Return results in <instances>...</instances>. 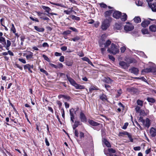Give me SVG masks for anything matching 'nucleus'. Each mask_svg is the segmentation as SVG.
<instances>
[{"mask_svg":"<svg viewBox=\"0 0 156 156\" xmlns=\"http://www.w3.org/2000/svg\"><path fill=\"white\" fill-rule=\"evenodd\" d=\"M66 77L70 83L76 89H82L85 88L84 86L78 84L73 79L68 76L67 75H66Z\"/></svg>","mask_w":156,"mask_h":156,"instance_id":"obj_1","label":"nucleus"},{"mask_svg":"<svg viewBox=\"0 0 156 156\" xmlns=\"http://www.w3.org/2000/svg\"><path fill=\"white\" fill-rule=\"evenodd\" d=\"M108 51L110 53L115 55L119 52V51L117 46L115 44L112 43L111 47L108 48Z\"/></svg>","mask_w":156,"mask_h":156,"instance_id":"obj_2","label":"nucleus"},{"mask_svg":"<svg viewBox=\"0 0 156 156\" xmlns=\"http://www.w3.org/2000/svg\"><path fill=\"white\" fill-rule=\"evenodd\" d=\"M110 20L106 19L102 23L101 28L103 30H106L110 26Z\"/></svg>","mask_w":156,"mask_h":156,"instance_id":"obj_3","label":"nucleus"},{"mask_svg":"<svg viewBox=\"0 0 156 156\" xmlns=\"http://www.w3.org/2000/svg\"><path fill=\"white\" fill-rule=\"evenodd\" d=\"M28 53H24L23 56H25L27 60H30L32 58H33V54L32 52L28 51Z\"/></svg>","mask_w":156,"mask_h":156,"instance_id":"obj_4","label":"nucleus"},{"mask_svg":"<svg viewBox=\"0 0 156 156\" xmlns=\"http://www.w3.org/2000/svg\"><path fill=\"white\" fill-rule=\"evenodd\" d=\"M133 29L134 26L131 24L130 23L126 25L124 27V29L126 31H131Z\"/></svg>","mask_w":156,"mask_h":156,"instance_id":"obj_5","label":"nucleus"},{"mask_svg":"<svg viewBox=\"0 0 156 156\" xmlns=\"http://www.w3.org/2000/svg\"><path fill=\"white\" fill-rule=\"evenodd\" d=\"M119 65L122 67V68L126 69L129 67V63L127 62L124 61H121L119 63Z\"/></svg>","mask_w":156,"mask_h":156,"instance_id":"obj_6","label":"nucleus"},{"mask_svg":"<svg viewBox=\"0 0 156 156\" xmlns=\"http://www.w3.org/2000/svg\"><path fill=\"white\" fill-rule=\"evenodd\" d=\"M121 15V12L118 11H115L113 14V17L116 19H119L120 18Z\"/></svg>","mask_w":156,"mask_h":156,"instance_id":"obj_7","label":"nucleus"},{"mask_svg":"<svg viewBox=\"0 0 156 156\" xmlns=\"http://www.w3.org/2000/svg\"><path fill=\"white\" fill-rule=\"evenodd\" d=\"M111 44V41L109 40H108L105 43H104L103 44H101V42H100L99 43V45L101 47L104 46L105 47L107 48Z\"/></svg>","mask_w":156,"mask_h":156,"instance_id":"obj_8","label":"nucleus"},{"mask_svg":"<svg viewBox=\"0 0 156 156\" xmlns=\"http://www.w3.org/2000/svg\"><path fill=\"white\" fill-rule=\"evenodd\" d=\"M150 134L152 137H154L156 135V129L152 127L150 130Z\"/></svg>","mask_w":156,"mask_h":156,"instance_id":"obj_9","label":"nucleus"},{"mask_svg":"<svg viewBox=\"0 0 156 156\" xmlns=\"http://www.w3.org/2000/svg\"><path fill=\"white\" fill-rule=\"evenodd\" d=\"M80 119L82 122H86L87 119L85 115L81 112L80 114Z\"/></svg>","mask_w":156,"mask_h":156,"instance_id":"obj_10","label":"nucleus"},{"mask_svg":"<svg viewBox=\"0 0 156 156\" xmlns=\"http://www.w3.org/2000/svg\"><path fill=\"white\" fill-rule=\"evenodd\" d=\"M145 72H147L154 73L156 72V68L154 67H151L149 68H147L145 69Z\"/></svg>","mask_w":156,"mask_h":156,"instance_id":"obj_11","label":"nucleus"},{"mask_svg":"<svg viewBox=\"0 0 156 156\" xmlns=\"http://www.w3.org/2000/svg\"><path fill=\"white\" fill-rule=\"evenodd\" d=\"M150 21L148 20H144L141 23V25L143 27H145L150 24Z\"/></svg>","mask_w":156,"mask_h":156,"instance_id":"obj_12","label":"nucleus"},{"mask_svg":"<svg viewBox=\"0 0 156 156\" xmlns=\"http://www.w3.org/2000/svg\"><path fill=\"white\" fill-rule=\"evenodd\" d=\"M131 72L135 75H137L138 73L139 70L136 68L133 67L131 69Z\"/></svg>","mask_w":156,"mask_h":156,"instance_id":"obj_13","label":"nucleus"},{"mask_svg":"<svg viewBox=\"0 0 156 156\" xmlns=\"http://www.w3.org/2000/svg\"><path fill=\"white\" fill-rule=\"evenodd\" d=\"M121 20L122 21H125L127 20V15L126 13H123L120 17Z\"/></svg>","mask_w":156,"mask_h":156,"instance_id":"obj_14","label":"nucleus"},{"mask_svg":"<svg viewBox=\"0 0 156 156\" xmlns=\"http://www.w3.org/2000/svg\"><path fill=\"white\" fill-rule=\"evenodd\" d=\"M145 125V126L148 128L150 125V120L148 118H147L145 121V122L143 124Z\"/></svg>","mask_w":156,"mask_h":156,"instance_id":"obj_15","label":"nucleus"},{"mask_svg":"<svg viewBox=\"0 0 156 156\" xmlns=\"http://www.w3.org/2000/svg\"><path fill=\"white\" fill-rule=\"evenodd\" d=\"M149 5L153 11L156 12V3H154L151 5H150L149 3Z\"/></svg>","mask_w":156,"mask_h":156,"instance_id":"obj_16","label":"nucleus"},{"mask_svg":"<svg viewBox=\"0 0 156 156\" xmlns=\"http://www.w3.org/2000/svg\"><path fill=\"white\" fill-rule=\"evenodd\" d=\"M70 118L72 119V118H74V114H76V111L73 108L71 109L69 111Z\"/></svg>","mask_w":156,"mask_h":156,"instance_id":"obj_17","label":"nucleus"},{"mask_svg":"<svg viewBox=\"0 0 156 156\" xmlns=\"http://www.w3.org/2000/svg\"><path fill=\"white\" fill-rule=\"evenodd\" d=\"M125 61L127 62V63H129V66L130 63L135 62V60L133 58H126L125 60Z\"/></svg>","mask_w":156,"mask_h":156,"instance_id":"obj_18","label":"nucleus"},{"mask_svg":"<svg viewBox=\"0 0 156 156\" xmlns=\"http://www.w3.org/2000/svg\"><path fill=\"white\" fill-rule=\"evenodd\" d=\"M41 7L42 9L45 11V12L47 13H49V12H50L51 10V9L48 6L42 5Z\"/></svg>","mask_w":156,"mask_h":156,"instance_id":"obj_19","label":"nucleus"},{"mask_svg":"<svg viewBox=\"0 0 156 156\" xmlns=\"http://www.w3.org/2000/svg\"><path fill=\"white\" fill-rule=\"evenodd\" d=\"M99 98L101 100L103 101L107 100L106 95L104 94H102L100 95Z\"/></svg>","mask_w":156,"mask_h":156,"instance_id":"obj_20","label":"nucleus"},{"mask_svg":"<svg viewBox=\"0 0 156 156\" xmlns=\"http://www.w3.org/2000/svg\"><path fill=\"white\" fill-rule=\"evenodd\" d=\"M89 122L90 124L94 126H98L100 124L99 123L94 122L92 120H90Z\"/></svg>","mask_w":156,"mask_h":156,"instance_id":"obj_21","label":"nucleus"},{"mask_svg":"<svg viewBox=\"0 0 156 156\" xmlns=\"http://www.w3.org/2000/svg\"><path fill=\"white\" fill-rule=\"evenodd\" d=\"M34 28L36 30L39 32H43L44 30V28H40L37 26H35Z\"/></svg>","mask_w":156,"mask_h":156,"instance_id":"obj_22","label":"nucleus"},{"mask_svg":"<svg viewBox=\"0 0 156 156\" xmlns=\"http://www.w3.org/2000/svg\"><path fill=\"white\" fill-rule=\"evenodd\" d=\"M150 30L152 32L156 31V25H152L150 26L149 27Z\"/></svg>","mask_w":156,"mask_h":156,"instance_id":"obj_23","label":"nucleus"},{"mask_svg":"<svg viewBox=\"0 0 156 156\" xmlns=\"http://www.w3.org/2000/svg\"><path fill=\"white\" fill-rule=\"evenodd\" d=\"M30 65L27 64L24 66V69H28L29 71L31 73H32V71L30 69L31 68L30 67Z\"/></svg>","mask_w":156,"mask_h":156,"instance_id":"obj_24","label":"nucleus"},{"mask_svg":"<svg viewBox=\"0 0 156 156\" xmlns=\"http://www.w3.org/2000/svg\"><path fill=\"white\" fill-rule=\"evenodd\" d=\"M104 81L107 83H111L112 82L113 80L110 78L107 77L104 79Z\"/></svg>","mask_w":156,"mask_h":156,"instance_id":"obj_25","label":"nucleus"},{"mask_svg":"<svg viewBox=\"0 0 156 156\" xmlns=\"http://www.w3.org/2000/svg\"><path fill=\"white\" fill-rule=\"evenodd\" d=\"M37 15L39 16L40 17V18H41V17H42V16H43V15H47V16H48L49 17H50V16L49 15L47 14V13H43L42 12H37Z\"/></svg>","mask_w":156,"mask_h":156,"instance_id":"obj_26","label":"nucleus"},{"mask_svg":"<svg viewBox=\"0 0 156 156\" xmlns=\"http://www.w3.org/2000/svg\"><path fill=\"white\" fill-rule=\"evenodd\" d=\"M69 17L70 18L72 19L73 20H75L77 21H79L80 20V17L77 16H76L74 15L69 16Z\"/></svg>","mask_w":156,"mask_h":156,"instance_id":"obj_27","label":"nucleus"},{"mask_svg":"<svg viewBox=\"0 0 156 156\" xmlns=\"http://www.w3.org/2000/svg\"><path fill=\"white\" fill-rule=\"evenodd\" d=\"M0 42L3 45H5L6 42L5 38L2 37H0Z\"/></svg>","mask_w":156,"mask_h":156,"instance_id":"obj_28","label":"nucleus"},{"mask_svg":"<svg viewBox=\"0 0 156 156\" xmlns=\"http://www.w3.org/2000/svg\"><path fill=\"white\" fill-rule=\"evenodd\" d=\"M11 44L10 41L9 40H7V44L6 46H5V45H4V46L5 47L7 50H9V47L10 46Z\"/></svg>","mask_w":156,"mask_h":156,"instance_id":"obj_29","label":"nucleus"},{"mask_svg":"<svg viewBox=\"0 0 156 156\" xmlns=\"http://www.w3.org/2000/svg\"><path fill=\"white\" fill-rule=\"evenodd\" d=\"M134 21L136 23H140L141 21V19L139 17H135L133 19Z\"/></svg>","mask_w":156,"mask_h":156,"instance_id":"obj_30","label":"nucleus"},{"mask_svg":"<svg viewBox=\"0 0 156 156\" xmlns=\"http://www.w3.org/2000/svg\"><path fill=\"white\" fill-rule=\"evenodd\" d=\"M80 125V122L76 121L74 122V124L73 126V129L74 130Z\"/></svg>","mask_w":156,"mask_h":156,"instance_id":"obj_31","label":"nucleus"},{"mask_svg":"<svg viewBox=\"0 0 156 156\" xmlns=\"http://www.w3.org/2000/svg\"><path fill=\"white\" fill-rule=\"evenodd\" d=\"M113 12L112 10H109L106 11L105 12V16L107 17V16H110Z\"/></svg>","mask_w":156,"mask_h":156,"instance_id":"obj_32","label":"nucleus"},{"mask_svg":"<svg viewBox=\"0 0 156 156\" xmlns=\"http://www.w3.org/2000/svg\"><path fill=\"white\" fill-rule=\"evenodd\" d=\"M103 142L107 147H111V146L110 143L107 141L106 139H103Z\"/></svg>","mask_w":156,"mask_h":156,"instance_id":"obj_33","label":"nucleus"},{"mask_svg":"<svg viewBox=\"0 0 156 156\" xmlns=\"http://www.w3.org/2000/svg\"><path fill=\"white\" fill-rule=\"evenodd\" d=\"M86 136H87L88 139L89 140V141L90 142L91 144H93V138L92 136L89 134H88L87 135H86Z\"/></svg>","mask_w":156,"mask_h":156,"instance_id":"obj_34","label":"nucleus"},{"mask_svg":"<svg viewBox=\"0 0 156 156\" xmlns=\"http://www.w3.org/2000/svg\"><path fill=\"white\" fill-rule=\"evenodd\" d=\"M98 88L96 86H92L89 89V91L90 92H91L92 91L95 90H98Z\"/></svg>","mask_w":156,"mask_h":156,"instance_id":"obj_35","label":"nucleus"},{"mask_svg":"<svg viewBox=\"0 0 156 156\" xmlns=\"http://www.w3.org/2000/svg\"><path fill=\"white\" fill-rule=\"evenodd\" d=\"M81 39L80 37L79 36H76L75 37L71 39V40L74 41L76 42L78 41Z\"/></svg>","mask_w":156,"mask_h":156,"instance_id":"obj_36","label":"nucleus"},{"mask_svg":"<svg viewBox=\"0 0 156 156\" xmlns=\"http://www.w3.org/2000/svg\"><path fill=\"white\" fill-rule=\"evenodd\" d=\"M115 29H116L117 30H120L121 28V25L120 24L118 23H116L115 26Z\"/></svg>","mask_w":156,"mask_h":156,"instance_id":"obj_37","label":"nucleus"},{"mask_svg":"<svg viewBox=\"0 0 156 156\" xmlns=\"http://www.w3.org/2000/svg\"><path fill=\"white\" fill-rule=\"evenodd\" d=\"M147 100L149 102L154 103L155 102V101L153 98H147Z\"/></svg>","mask_w":156,"mask_h":156,"instance_id":"obj_38","label":"nucleus"},{"mask_svg":"<svg viewBox=\"0 0 156 156\" xmlns=\"http://www.w3.org/2000/svg\"><path fill=\"white\" fill-rule=\"evenodd\" d=\"M41 19L44 20H46L48 23L50 20V19L48 17L44 16V15L42 17H41Z\"/></svg>","mask_w":156,"mask_h":156,"instance_id":"obj_39","label":"nucleus"},{"mask_svg":"<svg viewBox=\"0 0 156 156\" xmlns=\"http://www.w3.org/2000/svg\"><path fill=\"white\" fill-rule=\"evenodd\" d=\"M117 94L116 96V97H119L121 94L122 93V91L121 89H120L119 90H117Z\"/></svg>","mask_w":156,"mask_h":156,"instance_id":"obj_40","label":"nucleus"},{"mask_svg":"<svg viewBox=\"0 0 156 156\" xmlns=\"http://www.w3.org/2000/svg\"><path fill=\"white\" fill-rule=\"evenodd\" d=\"M142 1L140 0H138L136 2V5L138 6H141L143 4Z\"/></svg>","mask_w":156,"mask_h":156,"instance_id":"obj_41","label":"nucleus"},{"mask_svg":"<svg viewBox=\"0 0 156 156\" xmlns=\"http://www.w3.org/2000/svg\"><path fill=\"white\" fill-rule=\"evenodd\" d=\"M12 27L11 29V30L12 31L13 33H15L16 32V30L14 26V25L13 24H12Z\"/></svg>","mask_w":156,"mask_h":156,"instance_id":"obj_42","label":"nucleus"},{"mask_svg":"<svg viewBox=\"0 0 156 156\" xmlns=\"http://www.w3.org/2000/svg\"><path fill=\"white\" fill-rule=\"evenodd\" d=\"M73 11L75 13H76V12H75L74 11H73L72 10H71L70 11H68V10H65L64 11V12L66 14H70Z\"/></svg>","mask_w":156,"mask_h":156,"instance_id":"obj_43","label":"nucleus"},{"mask_svg":"<svg viewBox=\"0 0 156 156\" xmlns=\"http://www.w3.org/2000/svg\"><path fill=\"white\" fill-rule=\"evenodd\" d=\"M108 151L109 152H111L112 153H115L116 152L115 150L112 148H108Z\"/></svg>","mask_w":156,"mask_h":156,"instance_id":"obj_44","label":"nucleus"},{"mask_svg":"<svg viewBox=\"0 0 156 156\" xmlns=\"http://www.w3.org/2000/svg\"><path fill=\"white\" fill-rule=\"evenodd\" d=\"M42 57L45 60L47 61L48 62H49L50 60L47 56L44 55H42Z\"/></svg>","mask_w":156,"mask_h":156,"instance_id":"obj_45","label":"nucleus"},{"mask_svg":"<svg viewBox=\"0 0 156 156\" xmlns=\"http://www.w3.org/2000/svg\"><path fill=\"white\" fill-rule=\"evenodd\" d=\"M127 135L128 136L129 140H130V141L131 142H133V139H132V137L131 135L129 133H128V135Z\"/></svg>","mask_w":156,"mask_h":156,"instance_id":"obj_46","label":"nucleus"},{"mask_svg":"<svg viewBox=\"0 0 156 156\" xmlns=\"http://www.w3.org/2000/svg\"><path fill=\"white\" fill-rule=\"evenodd\" d=\"M105 86L106 89L108 91H110V89L111 88V87L107 84H105Z\"/></svg>","mask_w":156,"mask_h":156,"instance_id":"obj_47","label":"nucleus"},{"mask_svg":"<svg viewBox=\"0 0 156 156\" xmlns=\"http://www.w3.org/2000/svg\"><path fill=\"white\" fill-rule=\"evenodd\" d=\"M143 101L140 100H138L137 101V104L138 105H139L140 106H142L143 105Z\"/></svg>","mask_w":156,"mask_h":156,"instance_id":"obj_48","label":"nucleus"},{"mask_svg":"<svg viewBox=\"0 0 156 156\" xmlns=\"http://www.w3.org/2000/svg\"><path fill=\"white\" fill-rule=\"evenodd\" d=\"M30 19L32 20L35 21L37 22H39L38 19L36 18H33L32 17L30 16Z\"/></svg>","mask_w":156,"mask_h":156,"instance_id":"obj_49","label":"nucleus"},{"mask_svg":"<svg viewBox=\"0 0 156 156\" xmlns=\"http://www.w3.org/2000/svg\"><path fill=\"white\" fill-rule=\"evenodd\" d=\"M142 33L144 34H147L148 33V30L147 29H143L141 30Z\"/></svg>","mask_w":156,"mask_h":156,"instance_id":"obj_50","label":"nucleus"},{"mask_svg":"<svg viewBox=\"0 0 156 156\" xmlns=\"http://www.w3.org/2000/svg\"><path fill=\"white\" fill-rule=\"evenodd\" d=\"M100 5L101 7L104 8H106L107 6V5L104 3H100Z\"/></svg>","mask_w":156,"mask_h":156,"instance_id":"obj_51","label":"nucleus"},{"mask_svg":"<svg viewBox=\"0 0 156 156\" xmlns=\"http://www.w3.org/2000/svg\"><path fill=\"white\" fill-rule=\"evenodd\" d=\"M141 149V147L140 146L136 147H133V149L136 151H140Z\"/></svg>","mask_w":156,"mask_h":156,"instance_id":"obj_52","label":"nucleus"},{"mask_svg":"<svg viewBox=\"0 0 156 156\" xmlns=\"http://www.w3.org/2000/svg\"><path fill=\"white\" fill-rule=\"evenodd\" d=\"M19 60L24 64H25L26 63V60L23 58H20L19 59Z\"/></svg>","mask_w":156,"mask_h":156,"instance_id":"obj_53","label":"nucleus"},{"mask_svg":"<svg viewBox=\"0 0 156 156\" xmlns=\"http://www.w3.org/2000/svg\"><path fill=\"white\" fill-rule=\"evenodd\" d=\"M65 63L66 65L69 66H71L72 65V63L71 62L69 61L66 62Z\"/></svg>","mask_w":156,"mask_h":156,"instance_id":"obj_54","label":"nucleus"},{"mask_svg":"<svg viewBox=\"0 0 156 156\" xmlns=\"http://www.w3.org/2000/svg\"><path fill=\"white\" fill-rule=\"evenodd\" d=\"M79 136L80 139L83 138L84 136V133L82 132H80Z\"/></svg>","mask_w":156,"mask_h":156,"instance_id":"obj_55","label":"nucleus"},{"mask_svg":"<svg viewBox=\"0 0 156 156\" xmlns=\"http://www.w3.org/2000/svg\"><path fill=\"white\" fill-rule=\"evenodd\" d=\"M49 65L51 67H54L56 69H57L58 67L57 66L55 65L52 63H49Z\"/></svg>","mask_w":156,"mask_h":156,"instance_id":"obj_56","label":"nucleus"},{"mask_svg":"<svg viewBox=\"0 0 156 156\" xmlns=\"http://www.w3.org/2000/svg\"><path fill=\"white\" fill-rule=\"evenodd\" d=\"M64 57L63 56H61L60 57L59 60L61 62H63L64 61Z\"/></svg>","mask_w":156,"mask_h":156,"instance_id":"obj_57","label":"nucleus"},{"mask_svg":"<svg viewBox=\"0 0 156 156\" xmlns=\"http://www.w3.org/2000/svg\"><path fill=\"white\" fill-rule=\"evenodd\" d=\"M129 133H128L127 132H120L119 133V136H122V135H127Z\"/></svg>","mask_w":156,"mask_h":156,"instance_id":"obj_58","label":"nucleus"},{"mask_svg":"<svg viewBox=\"0 0 156 156\" xmlns=\"http://www.w3.org/2000/svg\"><path fill=\"white\" fill-rule=\"evenodd\" d=\"M140 107L137 106L135 108V110L137 112H139L140 110Z\"/></svg>","mask_w":156,"mask_h":156,"instance_id":"obj_59","label":"nucleus"},{"mask_svg":"<svg viewBox=\"0 0 156 156\" xmlns=\"http://www.w3.org/2000/svg\"><path fill=\"white\" fill-rule=\"evenodd\" d=\"M108 57H109V58L112 61H115V58L113 56H112V55H109Z\"/></svg>","mask_w":156,"mask_h":156,"instance_id":"obj_60","label":"nucleus"},{"mask_svg":"<svg viewBox=\"0 0 156 156\" xmlns=\"http://www.w3.org/2000/svg\"><path fill=\"white\" fill-rule=\"evenodd\" d=\"M61 50L63 51H66L67 49V47L66 46H62L61 48Z\"/></svg>","mask_w":156,"mask_h":156,"instance_id":"obj_61","label":"nucleus"},{"mask_svg":"<svg viewBox=\"0 0 156 156\" xmlns=\"http://www.w3.org/2000/svg\"><path fill=\"white\" fill-rule=\"evenodd\" d=\"M139 120L143 124H144V123L145 122V120H144L143 117H140L139 119Z\"/></svg>","mask_w":156,"mask_h":156,"instance_id":"obj_62","label":"nucleus"},{"mask_svg":"<svg viewBox=\"0 0 156 156\" xmlns=\"http://www.w3.org/2000/svg\"><path fill=\"white\" fill-rule=\"evenodd\" d=\"M128 123H125L124 125L122 127V129H126L127 126H128Z\"/></svg>","mask_w":156,"mask_h":156,"instance_id":"obj_63","label":"nucleus"},{"mask_svg":"<svg viewBox=\"0 0 156 156\" xmlns=\"http://www.w3.org/2000/svg\"><path fill=\"white\" fill-rule=\"evenodd\" d=\"M40 71L41 72H42L43 73H44V74H45L47 75L48 74V73H47V72L45 70H44V69H40Z\"/></svg>","mask_w":156,"mask_h":156,"instance_id":"obj_64","label":"nucleus"}]
</instances>
